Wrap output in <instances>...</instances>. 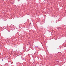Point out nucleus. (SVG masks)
Returning a JSON list of instances; mask_svg holds the SVG:
<instances>
[{"instance_id":"obj_1","label":"nucleus","mask_w":66,"mask_h":66,"mask_svg":"<svg viewBox=\"0 0 66 66\" xmlns=\"http://www.w3.org/2000/svg\"><path fill=\"white\" fill-rule=\"evenodd\" d=\"M2 61H3V59H2Z\"/></svg>"}]
</instances>
